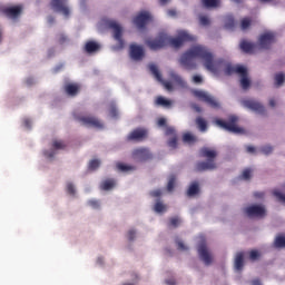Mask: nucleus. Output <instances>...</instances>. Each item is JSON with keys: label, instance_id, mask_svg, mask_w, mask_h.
Wrapping results in <instances>:
<instances>
[{"label": "nucleus", "instance_id": "864d4df0", "mask_svg": "<svg viewBox=\"0 0 285 285\" xmlns=\"http://www.w3.org/2000/svg\"><path fill=\"white\" fill-rule=\"evenodd\" d=\"M261 151L263 153V155H271V153H273V147L272 146H264L261 148Z\"/></svg>", "mask_w": 285, "mask_h": 285}, {"label": "nucleus", "instance_id": "4d7b16f0", "mask_svg": "<svg viewBox=\"0 0 285 285\" xmlns=\"http://www.w3.org/2000/svg\"><path fill=\"white\" fill-rule=\"evenodd\" d=\"M43 155H45V157H47V159H52V157H55L56 153H55V150H51V151L46 150L43 153Z\"/></svg>", "mask_w": 285, "mask_h": 285}, {"label": "nucleus", "instance_id": "ddd939ff", "mask_svg": "<svg viewBox=\"0 0 285 285\" xmlns=\"http://www.w3.org/2000/svg\"><path fill=\"white\" fill-rule=\"evenodd\" d=\"M243 106L249 110H253L254 112H257L258 115H266V108L254 99L243 100Z\"/></svg>", "mask_w": 285, "mask_h": 285}, {"label": "nucleus", "instance_id": "37998d69", "mask_svg": "<svg viewBox=\"0 0 285 285\" xmlns=\"http://www.w3.org/2000/svg\"><path fill=\"white\" fill-rule=\"evenodd\" d=\"M253 170H250V168L244 169L242 174V179H244L245 181H248V179H250Z\"/></svg>", "mask_w": 285, "mask_h": 285}, {"label": "nucleus", "instance_id": "49530a36", "mask_svg": "<svg viewBox=\"0 0 285 285\" xmlns=\"http://www.w3.org/2000/svg\"><path fill=\"white\" fill-rule=\"evenodd\" d=\"M58 43H60V46H63V43H68V37L63 33H59Z\"/></svg>", "mask_w": 285, "mask_h": 285}, {"label": "nucleus", "instance_id": "c85d7f7f", "mask_svg": "<svg viewBox=\"0 0 285 285\" xmlns=\"http://www.w3.org/2000/svg\"><path fill=\"white\" fill-rule=\"evenodd\" d=\"M116 166H117V169L120 170V173H132V170H136L135 166L127 165L124 163H118Z\"/></svg>", "mask_w": 285, "mask_h": 285}, {"label": "nucleus", "instance_id": "423d86ee", "mask_svg": "<svg viewBox=\"0 0 285 285\" xmlns=\"http://www.w3.org/2000/svg\"><path fill=\"white\" fill-rule=\"evenodd\" d=\"M186 41H193V36L186 31H180L177 38L168 37L167 45L169 43L171 48H181Z\"/></svg>", "mask_w": 285, "mask_h": 285}, {"label": "nucleus", "instance_id": "de8ad7c7", "mask_svg": "<svg viewBox=\"0 0 285 285\" xmlns=\"http://www.w3.org/2000/svg\"><path fill=\"white\" fill-rule=\"evenodd\" d=\"M88 206L97 210L101 205L99 204V200L91 199V200H88Z\"/></svg>", "mask_w": 285, "mask_h": 285}, {"label": "nucleus", "instance_id": "6e6d98bb", "mask_svg": "<svg viewBox=\"0 0 285 285\" xmlns=\"http://www.w3.org/2000/svg\"><path fill=\"white\" fill-rule=\"evenodd\" d=\"M176 245L178 246V250H186V245L180 239H176Z\"/></svg>", "mask_w": 285, "mask_h": 285}, {"label": "nucleus", "instance_id": "79ce46f5", "mask_svg": "<svg viewBox=\"0 0 285 285\" xmlns=\"http://www.w3.org/2000/svg\"><path fill=\"white\" fill-rule=\"evenodd\" d=\"M179 224H181V219H179V217H171L169 219V226H171V228H177Z\"/></svg>", "mask_w": 285, "mask_h": 285}, {"label": "nucleus", "instance_id": "338daca9", "mask_svg": "<svg viewBox=\"0 0 285 285\" xmlns=\"http://www.w3.org/2000/svg\"><path fill=\"white\" fill-rule=\"evenodd\" d=\"M252 285H262V282L259 279H255L252 282Z\"/></svg>", "mask_w": 285, "mask_h": 285}, {"label": "nucleus", "instance_id": "680f3d73", "mask_svg": "<svg viewBox=\"0 0 285 285\" xmlns=\"http://www.w3.org/2000/svg\"><path fill=\"white\" fill-rule=\"evenodd\" d=\"M254 197L258 198V199H262L264 197V193L262 191H256L254 193Z\"/></svg>", "mask_w": 285, "mask_h": 285}, {"label": "nucleus", "instance_id": "4468645a", "mask_svg": "<svg viewBox=\"0 0 285 285\" xmlns=\"http://www.w3.org/2000/svg\"><path fill=\"white\" fill-rule=\"evenodd\" d=\"M23 10V7L16 6V7H2L0 11L4 17H8V19H18Z\"/></svg>", "mask_w": 285, "mask_h": 285}, {"label": "nucleus", "instance_id": "4c0bfd02", "mask_svg": "<svg viewBox=\"0 0 285 285\" xmlns=\"http://www.w3.org/2000/svg\"><path fill=\"white\" fill-rule=\"evenodd\" d=\"M205 8H217L219 7V0H202Z\"/></svg>", "mask_w": 285, "mask_h": 285}, {"label": "nucleus", "instance_id": "f3484780", "mask_svg": "<svg viewBox=\"0 0 285 285\" xmlns=\"http://www.w3.org/2000/svg\"><path fill=\"white\" fill-rule=\"evenodd\" d=\"M66 1L68 0H51V8H53L56 12H61L65 17H70V9L66 6Z\"/></svg>", "mask_w": 285, "mask_h": 285}, {"label": "nucleus", "instance_id": "9d476101", "mask_svg": "<svg viewBox=\"0 0 285 285\" xmlns=\"http://www.w3.org/2000/svg\"><path fill=\"white\" fill-rule=\"evenodd\" d=\"M273 43H275V33L273 32L263 33L258 39L261 50H268Z\"/></svg>", "mask_w": 285, "mask_h": 285}, {"label": "nucleus", "instance_id": "5fc2aeb1", "mask_svg": "<svg viewBox=\"0 0 285 285\" xmlns=\"http://www.w3.org/2000/svg\"><path fill=\"white\" fill-rule=\"evenodd\" d=\"M203 82H204V78H202V76L195 75L193 77V83H203Z\"/></svg>", "mask_w": 285, "mask_h": 285}, {"label": "nucleus", "instance_id": "b1692460", "mask_svg": "<svg viewBox=\"0 0 285 285\" xmlns=\"http://www.w3.org/2000/svg\"><path fill=\"white\" fill-rule=\"evenodd\" d=\"M101 46L92 40H89L85 45V52L87 55H92L94 52H99Z\"/></svg>", "mask_w": 285, "mask_h": 285}, {"label": "nucleus", "instance_id": "cd10ccee", "mask_svg": "<svg viewBox=\"0 0 285 285\" xmlns=\"http://www.w3.org/2000/svg\"><path fill=\"white\" fill-rule=\"evenodd\" d=\"M115 186H117L115 179H106L101 183L100 188L101 190H112Z\"/></svg>", "mask_w": 285, "mask_h": 285}, {"label": "nucleus", "instance_id": "f8f14e48", "mask_svg": "<svg viewBox=\"0 0 285 285\" xmlns=\"http://www.w3.org/2000/svg\"><path fill=\"white\" fill-rule=\"evenodd\" d=\"M82 126H88L89 128H104V124L99 121V119L92 117V116H81V117H76Z\"/></svg>", "mask_w": 285, "mask_h": 285}, {"label": "nucleus", "instance_id": "e2e57ef3", "mask_svg": "<svg viewBox=\"0 0 285 285\" xmlns=\"http://www.w3.org/2000/svg\"><path fill=\"white\" fill-rule=\"evenodd\" d=\"M193 108L196 112H202V107H199L198 105H194Z\"/></svg>", "mask_w": 285, "mask_h": 285}, {"label": "nucleus", "instance_id": "09e8293b", "mask_svg": "<svg viewBox=\"0 0 285 285\" xmlns=\"http://www.w3.org/2000/svg\"><path fill=\"white\" fill-rule=\"evenodd\" d=\"M261 257L259 252L257 250H252L249 254V258L252 259V262H257V259Z\"/></svg>", "mask_w": 285, "mask_h": 285}, {"label": "nucleus", "instance_id": "58836bf2", "mask_svg": "<svg viewBox=\"0 0 285 285\" xmlns=\"http://www.w3.org/2000/svg\"><path fill=\"white\" fill-rule=\"evenodd\" d=\"M52 148H55V150H63V148H66V142L61 140H53Z\"/></svg>", "mask_w": 285, "mask_h": 285}, {"label": "nucleus", "instance_id": "f704fd0d", "mask_svg": "<svg viewBox=\"0 0 285 285\" xmlns=\"http://www.w3.org/2000/svg\"><path fill=\"white\" fill-rule=\"evenodd\" d=\"M177 181V176L170 175L167 184V190L168 193H173L175 190V184Z\"/></svg>", "mask_w": 285, "mask_h": 285}, {"label": "nucleus", "instance_id": "a19ab883", "mask_svg": "<svg viewBox=\"0 0 285 285\" xmlns=\"http://www.w3.org/2000/svg\"><path fill=\"white\" fill-rule=\"evenodd\" d=\"M154 210L156 212V213H164V210H166V205H164V203H161V202H157L156 204H155V206H154Z\"/></svg>", "mask_w": 285, "mask_h": 285}, {"label": "nucleus", "instance_id": "6ab92c4d", "mask_svg": "<svg viewBox=\"0 0 285 285\" xmlns=\"http://www.w3.org/2000/svg\"><path fill=\"white\" fill-rule=\"evenodd\" d=\"M150 21V13L148 12H141L139 13L135 19L134 23L139 28V30H142V28H146V24Z\"/></svg>", "mask_w": 285, "mask_h": 285}, {"label": "nucleus", "instance_id": "c9c22d12", "mask_svg": "<svg viewBox=\"0 0 285 285\" xmlns=\"http://www.w3.org/2000/svg\"><path fill=\"white\" fill-rule=\"evenodd\" d=\"M253 24V19L246 17L240 20V29L242 30H248L250 26Z\"/></svg>", "mask_w": 285, "mask_h": 285}, {"label": "nucleus", "instance_id": "dca6fc26", "mask_svg": "<svg viewBox=\"0 0 285 285\" xmlns=\"http://www.w3.org/2000/svg\"><path fill=\"white\" fill-rule=\"evenodd\" d=\"M148 137V130L144 128L134 129L128 136V141H144Z\"/></svg>", "mask_w": 285, "mask_h": 285}, {"label": "nucleus", "instance_id": "2f4dec72", "mask_svg": "<svg viewBox=\"0 0 285 285\" xmlns=\"http://www.w3.org/2000/svg\"><path fill=\"white\" fill-rule=\"evenodd\" d=\"M226 30H235V18L233 16H227L225 18Z\"/></svg>", "mask_w": 285, "mask_h": 285}, {"label": "nucleus", "instance_id": "8fccbe9b", "mask_svg": "<svg viewBox=\"0 0 285 285\" xmlns=\"http://www.w3.org/2000/svg\"><path fill=\"white\" fill-rule=\"evenodd\" d=\"M67 193L69 195H75L77 193V190L75 189V185L72 183L67 184Z\"/></svg>", "mask_w": 285, "mask_h": 285}, {"label": "nucleus", "instance_id": "a211bd4d", "mask_svg": "<svg viewBox=\"0 0 285 285\" xmlns=\"http://www.w3.org/2000/svg\"><path fill=\"white\" fill-rule=\"evenodd\" d=\"M129 55L134 61H141L145 57L144 47L139 45H130Z\"/></svg>", "mask_w": 285, "mask_h": 285}, {"label": "nucleus", "instance_id": "aec40b11", "mask_svg": "<svg viewBox=\"0 0 285 285\" xmlns=\"http://www.w3.org/2000/svg\"><path fill=\"white\" fill-rule=\"evenodd\" d=\"M165 135L166 137H170L167 146L173 149L177 148V131L173 127H166Z\"/></svg>", "mask_w": 285, "mask_h": 285}, {"label": "nucleus", "instance_id": "c756f323", "mask_svg": "<svg viewBox=\"0 0 285 285\" xmlns=\"http://www.w3.org/2000/svg\"><path fill=\"white\" fill-rule=\"evenodd\" d=\"M275 248H285V234H278L274 240Z\"/></svg>", "mask_w": 285, "mask_h": 285}, {"label": "nucleus", "instance_id": "f257e3e1", "mask_svg": "<svg viewBox=\"0 0 285 285\" xmlns=\"http://www.w3.org/2000/svg\"><path fill=\"white\" fill-rule=\"evenodd\" d=\"M195 59H200L203 66L209 72H217L224 66V59H215V55L210 52V49L203 45H196L185 51L179 59V63L186 70H195L197 68Z\"/></svg>", "mask_w": 285, "mask_h": 285}, {"label": "nucleus", "instance_id": "3c124183", "mask_svg": "<svg viewBox=\"0 0 285 285\" xmlns=\"http://www.w3.org/2000/svg\"><path fill=\"white\" fill-rule=\"evenodd\" d=\"M135 237H137V232H135V229H130L128 233H127V239L129 242H132L135 240Z\"/></svg>", "mask_w": 285, "mask_h": 285}, {"label": "nucleus", "instance_id": "0eeeda50", "mask_svg": "<svg viewBox=\"0 0 285 285\" xmlns=\"http://www.w3.org/2000/svg\"><path fill=\"white\" fill-rule=\"evenodd\" d=\"M148 48L150 50H161V48H166L168 46V35L159 33L157 38L147 41Z\"/></svg>", "mask_w": 285, "mask_h": 285}, {"label": "nucleus", "instance_id": "052dcab7", "mask_svg": "<svg viewBox=\"0 0 285 285\" xmlns=\"http://www.w3.org/2000/svg\"><path fill=\"white\" fill-rule=\"evenodd\" d=\"M158 126L164 127L166 126V118H159L157 121Z\"/></svg>", "mask_w": 285, "mask_h": 285}, {"label": "nucleus", "instance_id": "bf43d9fd", "mask_svg": "<svg viewBox=\"0 0 285 285\" xmlns=\"http://www.w3.org/2000/svg\"><path fill=\"white\" fill-rule=\"evenodd\" d=\"M167 14H168L169 17H177V11H176L175 9H169V10L167 11Z\"/></svg>", "mask_w": 285, "mask_h": 285}, {"label": "nucleus", "instance_id": "72a5a7b5", "mask_svg": "<svg viewBox=\"0 0 285 285\" xmlns=\"http://www.w3.org/2000/svg\"><path fill=\"white\" fill-rule=\"evenodd\" d=\"M183 141L184 144H195V141H197V137L190 132H186L183 135Z\"/></svg>", "mask_w": 285, "mask_h": 285}, {"label": "nucleus", "instance_id": "bb28decb", "mask_svg": "<svg viewBox=\"0 0 285 285\" xmlns=\"http://www.w3.org/2000/svg\"><path fill=\"white\" fill-rule=\"evenodd\" d=\"M198 194H199V183L194 181L187 190V196L195 197V195H198Z\"/></svg>", "mask_w": 285, "mask_h": 285}, {"label": "nucleus", "instance_id": "393cba45", "mask_svg": "<svg viewBox=\"0 0 285 285\" xmlns=\"http://www.w3.org/2000/svg\"><path fill=\"white\" fill-rule=\"evenodd\" d=\"M198 257L206 266H210L213 264V256L210 255L209 250H200Z\"/></svg>", "mask_w": 285, "mask_h": 285}, {"label": "nucleus", "instance_id": "412c9836", "mask_svg": "<svg viewBox=\"0 0 285 285\" xmlns=\"http://www.w3.org/2000/svg\"><path fill=\"white\" fill-rule=\"evenodd\" d=\"M239 48L243 52H245V55H253L257 48V45L247 40H242L239 43Z\"/></svg>", "mask_w": 285, "mask_h": 285}, {"label": "nucleus", "instance_id": "20e7f679", "mask_svg": "<svg viewBox=\"0 0 285 285\" xmlns=\"http://www.w3.org/2000/svg\"><path fill=\"white\" fill-rule=\"evenodd\" d=\"M107 28L112 30L114 39L118 42L117 46L114 47V50H124L126 42L124 41V28L115 20L107 21Z\"/></svg>", "mask_w": 285, "mask_h": 285}, {"label": "nucleus", "instance_id": "0e129e2a", "mask_svg": "<svg viewBox=\"0 0 285 285\" xmlns=\"http://www.w3.org/2000/svg\"><path fill=\"white\" fill-rule=\"evenodd\" d=\"M246 150H247V153H255V147L247 146Z\"/></svg>", "mask_w": 285, "mask_h": 285}, {"label": "nucleus", "instance_id": "9b49d317", "mask_svg": "<svg viewBox=\"0 0 285 285\" xmlns=\"http://www.w3.org/2000/svg\"><path fill=\"white\" fill-rule=\"evenodd\" d=\"M149 72H151V75L155 77V79H157V81H160V83H163L164 88H166L168 92H173L174 90L173 82L164 81L161 79V73L159 72V69L156 67L155 63L149 65Z\"/></svg>", "mask_w": 285, "mask_h": 285}, {"label": "nucleus", "instance_id": "7c9ffc66", "mask_svg": "<svg viewBox=\"0 0 285 285\" xmlns=\"http://www.w3.org/2000/svg\"><path fill=\"white\" fill-rule=\"evenodd\" d=\"M156 105L157 106H163L164 108H170V106H173V101L159 96L157 99H156Z\"/></svg>", "mask_w": 285, "mask_h": 285}, {"label": "nucleus", "instance_id": "5701e85b", "mask_svg": "<svg viewBox=\"0 0 285 285\" xmlns=\"http://www.w3.org/2000/svg\"><path fill=\"white\" fill-rule=\"evenodd\" d=\"M234 268L237 273H242V271H244V253L239 252L236 254Z\"/></svg>", "mask_w": 285, "mask_h": 285}, {"label": "nucleus", "instance_id": "7ed1b4c3", "mask_svg": "<svg viewBox=\"0 0 285 285\" xmlns=\"http://www.w3.org/2000/svg\"><path fill=\"white\" fill-rule=\"evenodd\" d=\"M225 75H240V88H243V90L250 88V79H248V69H246V67L227 63L225 66Z\"/></svg>", "mask_w": 285, "mask_h": 285}, {"label": "nucleus", "instance_id": "13d9d810", "mask_svg": "<svg viewBox=\"0 0 285 285\" xmlns=\"http://www.w3.org/2000/svg\"><path fill=\"white\" fill-rule=\"evenodd\" d=\"M161 195V189H156L150 191L151 197H159Z\"/></svg>", "mask_w": 285, "mask_h": 285}, {"label": "nucleus", "instance_id": "6e6552de", "mask_svg": "<svg viewBox=\"0 0 285 285\" xmlns=\"http://www.w3.org/2000/svg\"><path fill=\"white\" fill-rule=\"evenodd\" d=\"M194 97L199 99V101H204L205 104H208L210 106V108H214L216 110L219 109V107H220L219 101H217L213 96L208 95L205 91L195 90Z\"/></svg>", "mask_w": 285, "mask_h": 285}, {"label": "nucleus", "instance_id": "e433bc0d", "mask_svg": "<svg viewBox=\"0 0 285 285\" xmlns=\"http://www.w3.org/2000/svg\"><path fill=\"white\" fill-rule=\"evenodd\" d=\"M109 115L114 119H117L119 117V111L117 110V105L115 102L109 104Z\"/></svg>", "mask_w": 285, "mask_h": 285}, {"label": "nucleus", "instance_id": "2eb2a0df", "mask_svg": "<svg viewBox=\"0 0 285 285\" xmlns=\"http://www.w3.org/2000/svg\"><path fill=\"white\" fill-rule=\"evenodd\" d=\"M245 213L248 217H266V208L261 205H252L246 207Z\"/></svg>", "mask_w": 285, "mask_h": 285}, {"label": "nucleus", "instance_id": "ea45409f", "mask_svg": "<svg viewBox=\"0 0 285 285\" xmlns=\"http://www.w3.org/2000/svg\"><path fill=\"white\" fill-rule=\"evenodd\" d=\"M284 81H285V76H284V73H276V75H275V85H276L277 87L282 86V85L284 83Z\"/></svg>", "mask_w": 285, "mask_h": 285}, {"label": "nucleus", "instance_id": "c03bdc74", "mask_svg": "<svg viewBox=\"0 0 285 285\" xmlns=\"http://www.w3.org/2000/svg\"><path fill=\"white\" fill-rule=\"evenodd\" d=\"M274 197L278 199V202H282V204H285V195L282 194L281 191L274 190L273 191Z\"/></svg>", "mask_w": 285, "mask_h": 285}, {"label": "nucleus", "instance_id": "39448f33", "mask_svg": "<svg viewBox=\"0 0 285 285\" xmlns=\"http://www.w3.org/2000/svg\"><path fill=\"white\" fill-rule=\"evenodd\" d=\"M238 121L239 118L237 116H230L227 122L222 119H216V125H218L219 128L227 130L228 132H235L236 135H239L244 132V130L240 127H237Z\"/></svg>", "mask_w": 285, "mask_h": 285}, {"label": "nucleus", "instance_id": "a878e982", "mask_svg": "<svg viewBox=\"0 0 285 285\" xmlns=\"http://www.w3.org/2000/svg\"><path fill=\"white\" fill-rule=\"evenodd\" d=\"M196 126L200 132H206L208 130V122L203 117L196 118Z\"/></svg>", "mask_w": 285, "mask_h": 285}, {"label": "nucleus", "instance_id": "f03ea898", "mask_svg": "<svg viewBox=\"0 0 285 285\" xmlns=\"http://www.w3.org/2000/svg\"><path fill=\"white\" fill-rule=\"evenodd\" d=\"M200 156L208 159L207 161H198L195 166L196 173H204L206 170H215L217 164H215V157H217V151L204 147L200 149Z\"/></svg>", "mask_w": 285, "mask_h": 285}, {"label": "nucleus", "instance_id": "4be33fe9", "mask_svg": "<svg viewBox=\"0 0 285 285\" xmlns=\"http://www.w3.org/2000/svg\"><path fill=\"white\" fill-rule=\"evenodd\" d=\"M80 86L79 83H67L65 86V92L69 96V97H77V95H79V90H80Z\"/></svg>", "mask_w": 285, "mask_h": 285}, {"label": "nucleus", "instance_id": "473e14b6", "mask_svg": "<svg viewBox=\"0 0 285 285\" xmlns=\"http://www.w3.org/2000/svg\"><path fill=\"white\" fill-rule=\"evenodd\" d=\"M170 78L173 79V81H175V83H177L178 86H181V88L186 86V81H184V78H181V76L177 75L176 72L173 71L170 73Z\"/></svg>", "mask_w": 285, "mask_h": 285}, {"label": "nucleus", "instance_id": "a18cd8bd", "mask_svg": "<svg viewBox=\"0 0 285 285\" xmlns=\"http://www.w3.org/2000/svg\"><path fill=\"white\" fill-rule=\"evenodd\" d=\"M101 163L97 159H94L89 163V170H97Z\"/></svg>", "mask_w": 285, "mask_h": 285}, {"label": "nucleus", "instance_id": "69168bd1", "mask_svg": "<svg viewBox=\"0 0 285 285\" xmlns=\"http://www.w3.org/2000/svg\"><path fill=\"white\" fill-rule=\"evenodd\" d=\"M269 106L271 108H275L276 106L275 99H269Z\"/></svg>", "mask_w": 285, "mask_h": 285}, {"label": "nucleus", "instance_id": "774afa93", "mask_svg": "<svg viewBox=\"0 0 285 285\" xmlns=\"http://www.w3.org/2000/svg\"><path fill=\"white\" fill-rule=\"evenodd\" d=\"M166 284H168V285H175V281H173V279H167V281H166Z\"/></svg>", "mask_w": 285, "mask_h": 285}, {"label": "nucleus", "instance_id": "603ef678", "mask_svg": "<svg viewBox=\"0 0 285 285\" xmlns=\"http://www.w3.org/2000/svg\"><path fill=\"white\" fill-rule=\"evenodd\" d=\"M199 22H200V26H209L210 24V20L206 16H200Z\"/></svg>", "mask_w": 285, "mask_h": 285}, {"label": "nucleus", "instance_id": "1a4fd4ad", "mask_svg": "<svg viewBox=\"0 0 285 285\" xmlns=\"http://www.w3.org/2000/svg\"><path fill=\"white\" fill-rule=\"evenodd\" d=\"M131 157L135 161H148V159H153V154L148 148H137L132 150Z\"/></svg>", "mask_w": 285, "mask_h": 285}]
</instances>
